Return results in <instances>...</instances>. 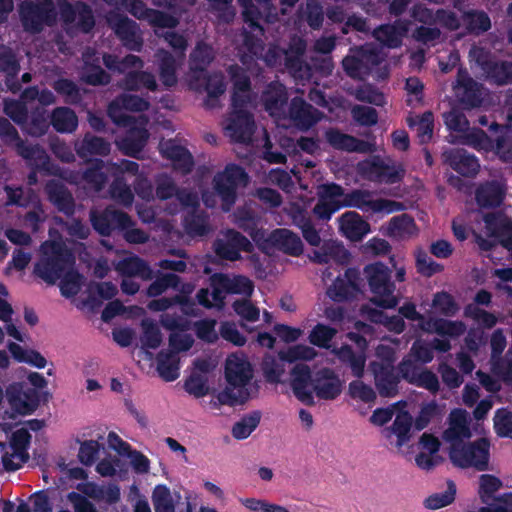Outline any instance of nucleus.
<instances>
[{"mask_svg": "<svg viewBox=\"0 0 512 512\" xmlns=\"http://www.w3.org/2000/svg\"><path fill=\"white\" fill-rule=\"evenodd\" d=\"M35 273L48 283L59 280L61 293L73 297L84 285L83 277L74 268V258L63 243L46 241L41 245Z\"/></svg>", "mask_w": 512, "mask_h": 512, "instance_id": "1", "label": "nucleus"}, {"mask_svg": "<svg viewBox=\"0 0 512 512\" xmlns=\"http://www.w3.org/2000/svg\"><path fill=\"white\" fill-rule=\"evenodd\" d=\"M319 200L314 207V214L320 219H330L333 213L343 207H355L364 212L389 214L402 209L398 202L375 198L373 193L355 190L344 193L336 184L322 185L318 188Z\"/></svg>", "mask_w": 512, "mask_h": 512, "instance_id": "2", "label": "nucleus"}, {"mask_svg": "<svg viewBox=\"0 0 512 512\" xmlns=\"http://www.w3.org/2000/svg\"><path fill=\"white\" fill-rule=\"evenodd\" d=\"M291 387L299 401L307 405L321 400H335L343 390V381L330 368H320L311 373L309 366L297 364L291 372Z\"/></svg>", "mask_w": 512, "mask_h": 512, "instance_id": "3", "label": "nucleus"}, {"mask_svg": "<svg viewBox=\"0 0 512 512\" xmlns=\"http://www.w3.org/2000/svg\"><path fill=\"white\" fill-rule=\"evenodd\" d=\"M148 103L134 95H124L113 101L108 109L111 119L118 125L129 128L128 136L117 142L119 148L128 155L135 156L143 148L148 133L145 129L147 120L143 117L133 118L130 113L143 111Z\"/></svg>", "mask_w": 512, "mask_h": 512, "instance_id": "4", "label": "nucleus"}, {"mask_svg": "<svg viewBox=\"0 0 512 512\" xmlns=\"http://www.w3.org/2000/svg\"><path fill=\"white\" fill-rule=\"evenodd\" d=\"M230 74L234 83L232 112L225 123V132L235 142L246 143L254 132V121L250 114L253 107L249 81L240 67H232Z\"/></svg>", "mask_w": 512, "mask_h": 512, "instance_id": "5", "label": "nucleus"}, {"mask_svg": "<svg viewBox=\"0 0 512 512\" xmlns=\"http://www.w3.org/2000/svg\"><path fill=\"white\" fill-rule=\"evenodd\" d=\"M224 376L228 385L218 393L214 406L242 404L251 397L254 369L244 353L234 352L227 356Z\"/></svg>", "mask_w": 512, "mask_h": 512, "instance_id": "6", "label": "nucleus"}, {"mask_svg": "<svg viewBox=\"0 0 512 512\" xmlns=\"http://www.w3.org/2000/svg\"><path fill=\"white\" fill-rule=\"evenodd\" d=\"M212 292L201 289L197 294L198 302L207 307H221L227 293L249 296L253 292L252 282L243 276L214 275L211 278Z\"/></svg>", "mask_w": 512, "mask_h": 512, "instance_id": "7", "label": "nucleus"}, {"mask_svg": "<svg viewBox=\"0 0 512 512\" xmlns=\"http://www.w3.org/2000/svg\"><path fill=\"white\" fill-rule=\"evenodd\" d=\"M138 170V165L131 161H122L119 165H102L97 169L89 170L85 174L87 182L93 185L96 190H100L104 181L109 177H114L116 182L111 189L112 197L117 199L124 205L132 203L133 195L130 189L122 184L118 178L119 175L132 174L134 175Z\"/></svg>", "mask_w": 512, "mask_h": 512, "instance_id": "8", "label": "nucleus"}, {"mask_svg": "<svg viewBox=\"0 0 512 512\" xmlns=\"http://www.w3.org/2000/svg\"><path fill=\"white\" fill-rule=\"evenodd\" d=\"M364 275L371 292V302L383 309H392L399 303L394 294L395 286L390 281L389 269L381 264L374 263L365 267Z\"/></svg>", "mask_w": 512, "mask_h": 512, "instance_id": "9", "label": "nucleus"}, {"mask_svg": "<svg viewBox=\"0 0 512 512\" xmlns=\"http://www.w3.org/2000/svg\"><path fill=\"white\" fill-rule=\"evenodd\" d=\"M449 458L459 468H472L477 471L488 470L490 442L485 437L470 443L464 442L450 449Z\"/></svg>", "mask_w": 512, "mask_h": 512, "instance_id": "10", "label": "nucleus"}, {"mask_svg": "<svg viewBox=\"0 0 512 512\" xmlns=\"http://www.w3.org/2000/svg\"><path fill=\"white\" fill-rule=\"evenodd\" d=\"M106 67L110 70L126 73L125 87L129 90L147 89L154 91L157 87L154 76L145 72L138 73L143 63L138 56L128 55L121 61L113 55L103 56Z\"/></svg>", "mask_w": 512, "mask_h": 512, "instance_id": "11", "label": "nucleus"}, {"mask_svg": "<svg viewBox=\"0 0 512 512\" xmlns=\"http://www.w3.org/2000/svg\"><path fill=\"white\" fill-rule=\"evenodd\" d=\"M400 314L408 320L417 321L418 328L423 332L437 333L443 336L458 337L465 331V325L460 321H449L444 319H425L417 312L412 303L404 304L399 309Z\"/></svg>", "mask_w": 512, "mask_h": 512, "instance_id": "12", "label": "nucleus"}, {"mask_svg": "<svg viewBox=\"0 0 512 512\" xmlns=\"http://www.w3.org/2000/svg\"><path fill=\"white\" fill-rule=\"evenodd\" d=\"M29 441V432L20 428L13 432L8 445L0 442V471L17 470L28 460Z\"/></svg>", "mask_w": 512, "mask_h": 512, "instance_id": "13", "label": "nucleus"}, {"mask_svg": "<svg viewBox=\"0 0 512 512\" xmlns=\"http://www.w3.org/2000/svg\"><path fill=\"white\" fill-rule=\"evenodd\" d=\"M253 240L265 251L269 252L272 248H277L285 253L298 256L303 251L301 239L293 232L287 229H277L269 235L264 231L250 233Z\"/></svg>", "mask_w": 512, "mask_h": 512, "instance_id": "14", "label": "nucleus"}, {"mask_svg": "<svg viewBox=\"0 0 512 512\" xmlns=\"http://www.w3.org/2000/svg\"><path fill=\"white\" fill-rule=\"evenodd\" d=\"M91 221L94 228L102 235L109 234L113 229L126 230L124 237L128 242L142 243L146 240V235L137 229L128 230L131 225L130 218L115 210H107L104 215L98 217L95 212L91 214Z\"/></svg>", "mask_w": 512, "mask_h": 512, "instance_id": "15", "label": "nucleus"}, {"mask_svg": "<svg viewBox=\"0 0 512 512\" xmlns=\"http://www.w3.org/2000/svg\"><path fill=\"white\" fill-rule=\"evenodd\" d=\"M248 181L245 172L238 166L229 165L214 178L217 196L222 201L224 210H229L236 199L237 190L246 186Z\"/></svg>", "mask_w": 512, "mask_h": 512, "instance_id": "16", "label": "nucleus"}, {"mask_svg": "<svg viewBox=\"0 0 512 512\" xmlns=\"http://www.w3.org/2000/svg\"><path fill=\"white\" fill-rule=\"evenodd\" d=\"M377 357L383 360L379 366L376 361L371 363L375 377V384L382 396H393L397 391L398 380L392 375V362L394 361V349L388 344H381L376 350Z\"/></svg>", "mask_w": 512, "mask_h": 512, "instance_id": "17", "label": "nucleus"}, {"mask_svg": "<svg viewBox=\"0 0 512 512\" xmlns=\"http://www.w3.org/2000/svg\"><path fill=\"white\" fill-rule=\"evenodd\" d=\"M110 6H123L134 17L140 20H147L156 29L174 27L178 23V19L171 15L148 9L145 4L139 0H103Z\"/></svg>", "mask_w": 512, "mask_h": 512, "instance_id": "18", "label": "nucleus"}, {"mask_svg": "<svg viewBox=\"0 0 512 512\" xmlns=\"http://www.w3.org/2000/svg\"><path fill=\"white\" fill-rule=\"evenodd\" d=\"M447 128L451 131L459 133L461 141L475 149H487L490 146V140L483 131L478 129H470L468 121L457 110H452L444 115Z\"/></svg>", "mask_w": 512, "mask_h": 512, "instance_id": "19", "label": "nucleus"}, {"mask_svg": "<svg viewBox=\"0 0 512 512\" xmlns=\"http://www.w3.org/2000/svg\"><path fill=\"white\" fill-rule=\"evenodd\" d=\"M20 14L24 28L31 32L39 31L44 24H51L54 19L51 0L25 2L20 7Z\"/></svg>", "mask_w": 512, "mask_h": 512, "instance_id": "20", "label": "nucleus"}, {"mask_svg": "<svg viewBox=\"0 0 512 512\" xmlns=\"http://www.w3.org/2000/svg\"><path fill=\"white\" fill-rule=\"evenodd\" d=\"M459 16L467 29L476 32H483L490 28L491 22L489 17L483 12H468L464 13L461 9L457 12L442 11L437 13L438 22L442 23L447 28L453 30L460 27Z\"/></svg>", "mask_w": 512, "mask_h": 512, "instance_id": "21", "label": "nucleus"}, {"mask_svg": "<svg viewBox=\"0 0 512 512\" xmlns=\"http://www.w3.org/2000/svg\"><path fill=\"white\" fill-rule=\"evenodd\" d=\"M160 322L164 328L171 331L168 339L169 351L178 355L192 348L194 338L187 332L188 325L181 317L164 314L161 316Z\"/></svg>", "mask_w": 512, "mask_h": 512, "instance_id": "22", "label": "nucleus"}, {"mask_svg": "<svg viewBox=\"0 0 512 512\" xmlns=\"http://www.w3.org/2000/svg\"><path fill=\"white\" fill-rule=\"evenodd\" d=\"M468 413L463 409H454L447 419V427L443 432V439L449 450L472 437Z\"/></svg>", "mask_w": 512, "mask_h": 512, "instance_id": "23", "label": "nucleus"}, {"mask_svg": "<svg viewBox=\"0 0 512 512\" xmlns=\"http://www.w3.org/2000/svg\"><path fill=\"white\" fill-rule=\"evenodd\" d=\"M470 60L483 70L487 79L497 84H505L512 80V64L492 63L488 53L480 47L471 49Z\"/></svg>", "mask_w": 512, "mask_h": 512, "instance_id": "24", "label": "nucleus"}, {"mask_svg": "<svg viewBox=\"0 0 512 512\" xmlns=\"http://www.w3.org/2000/svg\"><path fill=\"white\" fill-rule=\"evenodd\" d=\"M382 61L379 53H376L371 46L362 47L353 50L343 60V67L348 75L353 78H362L367 75L371 66L377 65Z\"/></svg>", "mask_w": 512, "mask_h": 512, "instance_id": "25", "label": "nucleus"}, {"mask_svg": "<svg viewBox=\"0 0 512 512\" xmlns=\"http://www.w3.org/2000/svg\"><path fill=\"white\" fill-rule=\"evenodd\" d=\"M361 170L369 179L382 183H394L404 174L402 166L389 159L366 161L361 164Z\"/></svg>", "mask_w": 512, "mask_h": 512, "instance_id": "26", "label": "nucleus"}, {"mask_svg": "<svg viewBox=\"0 0 512 512\" xmlns=\"http://www.w3.org/2000/svg\"><path fill=\"white\" fill-rule=\"evenodd\" d=\"M107 22L126 47L136 51L141 49L142 38L134 21L124 15L112 13L107 17Z\"/></svg>", "mask_w": 512, "mask_h": 512, "instance_id": "27", "label": "nucleus"}, {"mask_svg": "<svg viewBox=\"0 0 512 512\" xmlns=\"http://www.w3.org/2000/svg\"><path fill=\"white\" fill-rule=\"evenodd\" d=\"M412 425L413 420L408 412L398 413L392 425L383 431L389 445L400 452L412 438Z\"/></svg>", "mask_w": 512, "mask_h": 512, "instance_id": "28", "label": "nucleus"}, {"mask_svg": "<svg viewBox=\"0 0 512 512\" xmlns=\"http://www.w3.org/2000/svg\"><path fill=\"white\" fill-rule=\"evenodd\" d=\"M61 12L68 33L74 29L88 32L94 26L92 13L83 3L64 5Z\"/></svg>", "mask_w": 512, "mask_h": 512, "instance_id": "29", "label": "nucleus"}, {"mask_svg": "<svg viewBox=\"0 0 512 512\" xmlns=\"http://www.w3.org/2000/svg\"><path fill=\"white\" fill-rule=\"evenodd\" d=\"M348 337L357 344L361 351L355 353L350 347L344 346L338 350H334V353L342 362L350 366L355 377L360 378L364 374L366 363V357L363 352V349L366 347V340L355 333H349Z\"/></svg>", "mask_w": 512, "mask_h": 512, "instance_id": "30", "label": "nucleus"}, {"mask_svg": "<svg viewBox=\"0 0 512 512\" xmlns=\"http://www.w3.org/2000/svg\"><path fill=\"white\" fill-rule=\"evenodd\" d=\"M441 442L431 433H423L419 439L420 452L415 458L416 465L423 470H430L441 460L438 452Z\"/></svg>", "mask_w": 512, "mask_h": 512, "instance_id": "31", "label": "nucleus"}, {"mask_svg": "<svg viewBox=\"0 0 512 512\" xmlns=\"http://www.w3.org/2000/svg\"><path fill=\"white\" fill-rule=\"evenodd\" d=\"M507 125L503 128L501 137L496 145L490 141V146L483 151L494 150L499 158L505 162H512V93L507 96L504 106Z\"/></svg>", "mask_w": 512, "mask_h": 512, "instance_id": "32", "label": "nucleus"}, {"mask_svg": "<svg viewBox=\"0 0 512 512\" xmlns=\"http://www.w3.org/2000/svg\"><path fill=\"white\" fill-rule=\"evenodd\" d=\"M357 273L348 270L343 277H337L327 289V295L333 301L341 302L353 298L359 292Z\"/></svg>", "mask_w": 512, "mask_h": 512, "instance_id": "33", "label": "nucleus"}, {"mask_svg": "<svg viewBox=\"0 0 512 512\" xmlns=\"http://www.w3.org/2000/svg\"><path fill=\"white\" fill-rule=\"evenodd\" d=\"M251 244L248 239L234 231H228L216 243V253L225 259L236 260L241 250L248 251Z\"/></svg>", "mask_w": 512, "mask_h": 512, "instance_id": "34", "label": "nucleus"}, {"mask_svg": "<svg viewBox=\"0 0 512 512\" xmlns=\"http://www.w3.org/2000/svg\"><path fill=\"white\" fill-rule=\"evenodd\" d=\"M457 99L468 107L481 104L482 91L466 72L460 71L454 86Z\"/></svg>", "mask_w": 512, "mask_h": 512, "instance_id": "35", "label": "nucleus"}, {"mask_svg": "<svg viewBox=\"0 0 512 512\" xmlns=\"http://www.w3.org/2000/svg\"><path fill=\"white\" fill-rule=\"evenodd\" d=\"M402 376L409 382L436 391L439 383L437 377L426 370H421L412 360L406 359L400 364Z\"/></svg>", "mask_w": 512, "mask_h": 512, "instance_id": "36", "label": "nucleus"}, {"mask_svg": "<svg viewBox=\"0 0 512 512\" xmlns=\"http://www.w3.org/2000/svg\"><path fill=\"white\" fill-rule=\"evenodd\" d=\"M339 230L348 239L359 241L370 231L369 224L353 211L345 212L338 218Z\"/></svg>", "mask_w": 512, "mask_h": 512, "instance_id": "37", "label": "nucleus"}, {"mask_svg": "<svg viewBox=\"0 0 512 512\" xmlns=\"http://www.w3.org/2000/svg\"><path fill=\"white\" fill-rule=\"evenodd\" d=\"M444 158L454 170L465 176L475 175L480 168L478 160L463 149L447 151Z\"/></svg>", "mask_w": 512, "mask_h": 512, "instance_id": "38", "label": "nucleus"}, {"mask_svg": "<svg viewBox=\"0 0 512 512\" xmlns=\"http://www.w3.org/2000/svg\"><path fill=\"white\" fill-rule=\"evenodd\" d=\"M160 151L164 157L171 160L176 169L183 173L190 171L192 158L190 153L173 140H166L160 143Z\"/></svg>", "mask_w": 512, "mask_h": 512, "instance_id": "39", "label": "nucleus"}, {"mask_svg": "<svg viewBox=\"0 0 512 512\" xmlns=\"http://www.w3.org/2000/svg\"><path fill=\"white\" fill-rule=\"evenodd\" d=\"M320 114L305 104L301 99H294L289 110V118L293 125L300 129H307L320 119Z\"/></svg>", "mask_w": 512, "mask_h": 512, "instance_id": "40", "label": "nucleus"}, {"mask_svg": "<svg viewBox=\"0 0 512 512\" xmlns=\"http://www.w3.org/2000/svg\"><path fill=\"white\" fill-rule=\"evenodd\" d=\"M6 397L16 413L29 414L33 410L31 393L21 383L10 384L6 389Z\"/></svg>", "mask_w": 512, "mask_h": 512, "instance_id": "41", "label": "nucleus"}, {"mask_svg": "<svg viewBox=\"0 0 512 512\" xmlns=\"http://www.w3.org/2000/svg\"><path fill=\"white\" fill-rule=\"evenodd\" d=\"M151 499L155 512H176L181 495L173 493L166 485L159 484L154 487Z\"/></svg>", "mask_w": 512, "mask_h": 512, "instance_id": "42", "label": "nucleus"}, {"mask_svg": "<svg viewBox=\"0 0 512 512\" xmlns=\"http://www.w3.org/2000/svg\"><path fill=\"white\" fill-rule=\"evenodd\" d=\"M84 67L82 69V79L89 84H103L108 81L107 74L99 66V57L94 50H87L83 54Z\"/></svg>", "mask_w": 512, "mask_h": 512, "instance_id": "43", "label": "nucleus"}, {"mask_svg": "<svg viewBox=\"0 0 512 512\" xmlns=\"http://www.w3.org/2000/svg\"><path fill=\"white\" fill-rule=\"evenodd\" d=\"M305 45L301 39H298L289 50L270 49L264 56V61L268 65L284 64L288 67L294 66V60L297 59L304 51Z\"/></svg>", "mask_w": 512, "mask_h": 512, "instance_id": "44", "label": "nucleus"}, {"mask_svg": "<svg viewBox=\"0 0 512 512\" xmlns=\"http://www.w3.org/2000/svg\"><path fill=\"white\" fill-rule=\"evenodd\" d=\"M157 371L160 377L171 382L180 375V358L171 351H161L157 357Z\"/></svg>", "mask_w": 512, "mask_h": 512, "instance_id": "45", "label": "nucleus"}, {"mask_svg": "<svg viewBox=\"0 0 512 512\" xmlns=\"http://www.w3.org/2000/svg\"><path fill=\"white\" fill-rule=\"evenodd\" d=\"M327 141L337 149H342L346 151H358V152H367L370 151L371 147L369 143L359 141L356 138L342 134L338 131H328L326 133Z\"/></svg>", "mask_w": 512, "mask_h": 512, "instance_id": "46", "label": "nucleus"}, {"mask_svg": "<svg viewBox=\"0 0 512 512\" xmlns=\"http://www.w3.org/2000/svg\"><path fill=\"white\" fill-rule=\"evenodd\" d=\"M115 269L126 277L138 276L144 280L150 279L152 272L144 261L136 256H128L119 261Z\"/></svg>", "mask_w": 512, "mask_h": 512, "instance_id": "47", "label": "nucleus"}, {"mask_svg": "<svg viewBox=\"0 0 512 512\" xmlns=\"http://www.w3.org/2000/svg\"><path fill=\"white\" fill-rule=\"evenodd\" d=\"M7 348L17 362L26 363L38 369L47 365L45 357L36 350L26 349L15 342H9Z\"/></svg>", "mask_w": 512, "mask_h": 512, "instance_id": "48", "label": "nucleus"}, {"mask_svg": "<svg viewBox=\"0 0 512 512\" xmlns=\"http://www.w3.org/2000/svg\"><path fill=\"white\" fill-rule=\"evenodd\" d=\"M413 219L405 214L393 217L387 227V233L396 239H408L417 234Z\"/></svg>", "mask_w": 512, "mask_h": 512, "instance_id": "49", "label": "nucleus"}, {"mask_svg": "<svg viewBox=\"0 0 512 512\" xmlns=\"http://www.w3.org/2000/svg\"><path fill=\"white\" fill-rule=\"evenodd\" d=\"M504 196V187L502 182L494 181L481 186L476 193V199L480 206H496L499 205Z\"/></svg>", "mask_w": 512, "mask_h": 512, "instance_id": "50", "label": "nucleus"}, {"mask_svg": "<svg viewBox=\"0 0 512 512\" xmlns=\"http://www.w3.org/2000/svg\"><path fill=\"white\" fill-rule=\"evenodd\" d=\"M286 99L284 87L280 83H273L264 93V104L266 110L273 117H280L282 106Z\"/></svg>", "mask_w": 512, "mask_h": 512, "instance_id": "51", "label": "nucleus"}, {"mask_svg": "<svg viewBox=\"0 0 512 512\" xmlns=\"http://www.w3.org/2000/svg\"><path fill=\"white\" fill-rule=\"evenodd\" d=\"M47 193L50 201L57 208L67 214L72 212L73 200L69 192L59 181H52L47 185Z\"/></svg>", "mask_w": 512, "mask_h": 512, "instance_id": "52", "label": "nucleus"}, {"mask_svg": "<svg viewBox=\"0 0 512 512\" xmlns=\"http://www.w3.org/2000/svg\"><path fill=\"white\" fill-rule=\"evenodd\" d=\"M349 254L347 250L337 242L325 243L321 250L315 251L313 259L319 263H328L333 260L337 263H345Z\"/></svg>", "mask_w": 512, "mask_h": 512, "instance_id": "53", "label": "nucleus"}, {"mask_svg": "<svg viewBox=\"0 0 512 512\" xmlns=\"http://www.w3.org/2000/svg\"><path fill=\"white\" fill-rule=\"evenodd\" d=\"M408 31L406 25L398 23L397 25H384L375 30L374 34L378 41L388 47H397L401 43L402 37Z\"/></svg>", "mask_w": 512, "mask_h": 512, "instance_id": "54", "label": "nucleus"}, {"mask_svg": "<svg viewBox=\"0 0 512 512\" xmlns=\"http://www.w3.org/2000/svg\"><path fill=\"white\" fill-rule=\"evenodd\" d=\"M96 471L102 477L117 476L120 479H123L127 474V467L120 458L110 455L104 457L97 463Z\"/></svg>", "mask_w": 512, "mask_h": 512, "instance_id": "55", "label": "nucleus"}, {"mask_svg": "<svg viewBox=\"0 0 512 512\" xmlns=\"http://www.w3.org/2000/svg\"><path fill=\"white\" fill-rule=\"evenodd\" d=\"M362 314L372 322L383 324L390 331L400 333L404 330L405 323L400 316L387 317L381 311L370 307H363Z\"/></svg>", "mask_w": 512, "mask_h": 512, "instance_id": "56", "label": "nucleus"}, {"mask_svg": "<svg viewBox=\"0 0 512 512\" xmlns=\"http://www.w3.org/2000/svg\"><path fill=\"white\" fill-rule=\"evenodd\" d=\"M160 79L165 86H172L176 83V60L167 52L157 54Z\"/></svg>", "mask_w": 512, "mask_h": 512, "instance_id": "57", "label": "nucleus"}, {"mask_svg": "<svg viewBox=\"0 0 512 512\" xmlns=\"http://www.w3.org/2000/svg\"><path fill=\"white\" fill-rule=\"evenodd\" d=\"M317 356V351L306 344H298L288 347L279 353V357L283 361H311Z\"/></svg>", "mask_w": 512, "mask_h": 512, "instance_id": "58", "label": "nucleus"}, {"mask_svg": "<svg viewBox=\"0 0 512 512\" xmlns=\"http://www.w3.org/2000/svg\"><path fill=\"white\" fill-rule=\"evenodd\" d=\"M503 486L502 481L491 474H482L479 477L478 495L482 503H488L495 498V493Z\"/></svg>", "mask_w": 512, "mask_h": 512, "instance_id": "59", "label": "nucleus"}, {"mask_svg": "<svg viewBox=\"0 0 512 512\" xmlns=\"http://www.w3.org/2000/svg\"><path fill=\"white\" fill-rule=\"evenodd\" d=\"M456 486L454 483L449 482L446 490L434 493L425 498L423 504L425 508L430 510H437L450 505L455 500Z\"/></svg>", "mask_w": 512, "mask_h": 512, "instance_id": "60", "label": "nucleus"}, {"mask_svg": "<svg viewBox=\"0 0 512 512\" xmlns=\"http://www.w3.org/2000/svg\"><path fill=\"white\" fill-rule=\"evenodd\" d=\"M184 388L187 393L196 398L204 397L210 393L208 376L192 371L185 381Z\"/></svg>", "mask_w": 512, "mask_h": 512, "instance_id": "61", "label": "nucleus"}, {"mask_svg": "<svg viewBox=\"0 0 512 512\" xmlns=\"http://www.w3.org/2000/svg\"><path fill=\"white\" fill-rule=\"evenodd\" d=\"M52 124L57 131L71 132L77 126V117L67 108H58L52 115Z\"/></svg>", "mask_w": 512, "mask_h": 512, "instance_id": "62", "label": "nucleus"}, {"mask_svg": "<svg viewBox=\"0 0 512 512\" xmlns=\"http://www.w3.org/2000/svg\"><path fill=\"white\" fill-rule=\"evenodd\" d=\"M143 333L141 344L147 349H156L162 342V334L159 327L150 319L142 321Z\"/></svg>", "mask_w": 512, "mask_h": 512, "instance_id": "63", "label": "nucleus"}, {"mask_svg": "<svg viewBox=\"0 0 512 512\" xmlns=\"http://www.w3.org/2000/svg\"><path fill=\"white\" fill-rule=\"evenodd\" d=\"M409 125L414 127L420 142H428L432 138L433 133V115L426 112L421 116H416L409 120Z\"/></svg>", "mask_w": 512, "mask_h": 512, "instance_id": "64", "label": "nucleus"}]
</instances>
